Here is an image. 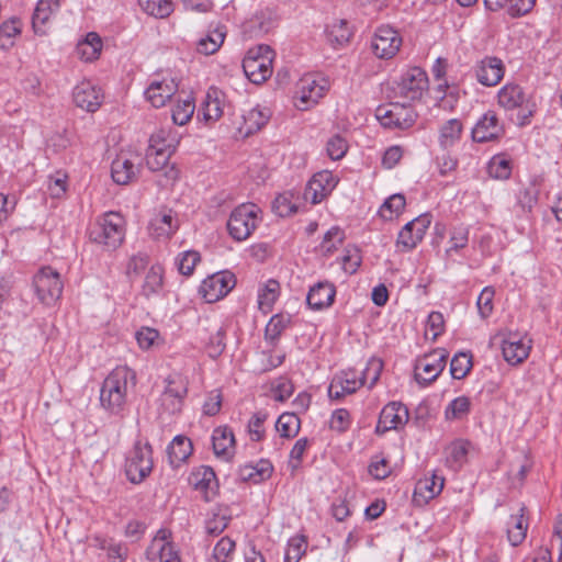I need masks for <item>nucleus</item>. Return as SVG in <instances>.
<instances>
[{
    "instance_id": "obj_1",
    "label": "nucleus",
    "mask_w": 562,
    "mask_h": 562,
    "mask_svg": "<svg viewBox=\"0 0 562 562\" xmlns=\"http://www.w3.org/2000/svg\"><path fill=\"white\" fill-rule=\"evenodd\" d=\"M497 105L505 112L517 111L516 125L525 127L531 123L537 112V104L531 94L515 82H507L496 94Z\"/></svg>"
},
{
    "instance_id": "obj_2",
    "label": "nucleus",
    "mask_w": 562,
    "mask_h": 562,
    "mask_svg": "<svg viewBox=\"0 0 562 562\" xmlns=\"http://www.w3.org/2000/svg\"><path fill=\"white\" fill-rule=\"evenodd\" d=\"M92 243L103 246L106 250H115L125 238V220L117 212H108L97 220L89 231Z\"/></svg>"
},
{
    "instance_id": "obj_3",
    "label": "nucleus",
    "mask_w": 562,
    "mask_h": 562,
    "mask_svg": "<svg viewBox=\"0 0 562 562\" xmlns=\"http://www.w3.org/2000/svg\"><path fill=\"white\" fill-rule=\"evenodd\" d=\"M262 221L261 209L254 203H241L236 206L227 221L229 236L236 241L248 239Z\"/></svg>"
},
{
    "instance_id": "obj_4",
    "label": "nucleus",
    "mask_w": 562,
    "mask_h": 562,
    "mask_svg": "<svg viewBox=\"0 0 562 562\" xmlns=\"http://www.w3.org/2000/svg\"><path fill=\"white\" fill-rule=\"evenodd\" d=\"M188 394V380L180 373L173 372L164 379V390L158 398L160 417L173 416L181 412Z\"/></svg>"
},
{
    "instance_id": "obj_5",
    "label": "nucleus",
    "mask_w": 562,
    "mask_h": 562,
    "mask_svg": "<svg viewBox=\"0 0 562 562\" xmlns=\"http://www.w3.org/2000/svg\"><path fill=\"white\" fill-rule=\"evenodd\" d=\"M329 90V81L322 75L306 74L295 86L294 104L301 111L316 105Z\"/></svg>"
},
{
    "instance_id": "obj_6",
    "label": "nucleus",
    "mask_w": 562,
    "mask_h": 562,
    "mask_svg": "<svg viewBox=\"0 0 562 562\" xmlns=\"http://www.w3.org/2000/svg\"><path fill=\"white\" fill-rule=\"evenodd\" d=\"M273 50L268 45L249 48L243 59L246 77L256 85H261L272 75Z\"/></svg>"
},
{
    "instance_id": "obj_7",
    "label": "nucleus",
    "mask_w": 562,
    "mask_h": 562,
    "mask_svg": "<svg viewBox=\"0 0 562 562\" xmlns=\"http://www.w3.org/2000/svg\"><path fill=\"white\" fill-rule=\"evenodd\" d=\"M33 289L42 304L54 306L61 296L64 283L59 272L52 267H43L33 277Z\"/></svg>"
},
{
    "instance_id": "obj_8",
    "label": "nucleus",
    "mask_w": 562,
    "mask_h": 562,
    "mask_svg": "<svg viewBox=\"0 0 562 562\" xmlns=\"http://www.w3.org/2000/svg\"><path fill=\"white\" fill-rule=\"evenodd\" d=\"M153 470V449L148 442L136 441L125 462L127 479L138 484L143 482Z\"/></svg>"
},
{
    "instance_id": "obj_9",
    "label": "nucleus",
    "mask_w": 562,
    "mask_h": 562,
    "mask_svg": "<svg viewBox=\"0 0 562 562\" xmlns=\"http://www.w3.org/2000/svg\"><path fill=\"white\" fill-rule=\"evenodd\" d=\"M375 117L385 128L406 130L414 125L417 113L409 104L392 102L379 105Z\"/></svg>"
},
{
    "instance_id": "obj_10",
    "label": "nucleus",
    "mask_w": 562,
    "mask_h": 562,
    "mask_svg": "<svg viewBox=\"0 0 562 562\" xmlns=\"http://www.w3.org/2000/svg\"><path fill=\"white\" fill-rule=\"evenodd\" d=\"M447 359L448 352L445 349H436L418 358L414 367L416 382L422 386L430 385L445 370Z\"/></svg>"
},
{
    "instance_id": "obj_11",
    "label": "nucleus",
    "mask_w": 562,
    "mask_h": 562,
    "mask_svg": "<svg viewBox=\"0 0 562 562\" xmlns=\"http://www.w3.org/2000/svg\"><path fill=\"white\" fill-rule=\"evenodd\" d=\"M143 158L136 153H120L111 165V177L117 184L124 186L137 179Z\"/></svg>"
},
{
    "instance_id": "obj_12",
    "label": "nucleus",
    "mask_w": 562,
    "mask_h": 562,
    "mask_svg": "<svg viewBox=\"0 0 562 562\" xmlns=\"http://www.w3.org/2000/svg\"><path fill=\"white\" fill-rule=\"evenodd\" d=\"M505 135L504 122L497 113L488 110L483 113L474 124L471 131L472 139L475 143H488L501 139Z\"/></svg>"
},
{
    "instance_id": "obj_13",
    "label": "nucleus",
    "mask_w": 562,
    "mask_h": 562,
    "mask_svg": "<svg viewBox=\"0 0 562 562\" xmlns=\"http://www.w3.org/2000/svg\"><path fill=\"white\" fill-rule=\"evenodd\" d=\"M400 33L390 25L379 26L371 40V49L373 54L381 59L393 58L402 46Z\"/></svg>"
},
{
    "instance_id": "obj_14",
    "label": "nucleus",
    "mask_w": 562,
    "mask_h": 562,
    "mask_svg": "<svg viewBox=\"0 0 562 562\" xmlns=\"http://www.w3.org/2000/svg\"><path fill=\"white\" fill-rule=\"evenodd\" d=\"M430 224L431 215L429 213H424L406 223L398 233L396 247L401 251L414 249L423 240Z\"/></svg>"
},
{
    "instance_id": "obj_15",
    "label": "nucleus",
    "mask_w": 562,
    "mask_h": 562,
    "mask_svg": "<svg viewBox=\"0 0 562 562\" xmlns=\"http://www.w3.org/2000/svg\"><path fill=\"white\" fill-rule=\"evenodd\" d=\"M427 88V74L419 67H413L402 75L396 91L406 101H416L423 97Z\"/></svg>"
},
{
    "instance_id": "obj_16",
    "label": "nucleus",
    "mask_w": 562,
    "mask_h": 562,
    "mask_svg": "<svg viewBox=\"0 0 562 562\" xmlns=\"http://www.w3.org/2000/svg\"><path fill=\"white\" fill-rule=\"evenodd\" d=\"M234 285V274L222 271L204 279L199 288V293L206 302L213 303L227 295Z\"/></svg>"
},
{
    "instance_id": "obj_17",
    "label": "nucleus",
    "mask_w": 562,
    "mask_h": 562,
    "mask_svg": "<svg viewBox=\"0 0 562 562\" xmlns=\"http://www.w3.org/2000/svg\"><path fill=\"white\" fill-rule=\"evenodd\" d=\"M472 72L480 85L495 87L505 76V66L501 58L485 56L474 64Z\"/></svg>"
},
{
    "instance_id": "obj_18",
    "label": "nucleus",
    "mask_w": 562,
    "mask_h": 562,
    "mask_svg": "<svg viewBox=\"0 0 562 562\" xmlns=\"http://www.w3.org/2000/svg\"><path fill=\"white\" fill-rule=\"evenodd\" d=\"M338 178L328 170L316 172L307 182L304 199L313 204L321 203L326 199L338 184Z\"/></svg>"
},
{
    "instance_id": "obj_19",
    "label": "nucleus",
    "mask_w": 562,
    "mask_h": 562,
    "mask_svg": "<svg viewBox=\"0 0 562 562\" xmlns=\"http://www.w3.org/2000/svg\"><path fill=\"white\" fill-rule=\"evenodd\" d=\"M137 378L134 370L126 366L114 368L104 379L101 390L127 397L128 392L136 386Z\"/></svg>"
},
{
    "instance_id": "obj_20",
    "label": "nucleus",
    "mask_w": 562,
    "mask_h": 562,
    "mask_svg": "<svg viewBox=\"0 0 562 562\" xmlns=\"http://www.w3.org/2000/svg\"><path fill=\"white\" fill-rule=\"evenodd\" d=\"M531 350V339L518 333H508L502 339V352L505 361L510 366L524 362Z\"/></svg>"
},
{
    "instance_id": "obj_21",
    "label": "nucleus",
    "mask_w": 562,
    "mask_h": 562,
    "mask_svg": "<svg viewBox=\"0 0 562 562\" xmlns=\"http://www.w3.org/2000/svg\"><path fill=\"white\" fill-rule=\"evenodd\" d=\"M361 386H363V378L360 376V372L352 369L341 371L333 378L328 386V396L331 400H340Z\"/></svg>"
},
{
    "instance_id": "obj_22",
    "label": "nucleus",
    "mask_w": 562,
    "mask_h": 562,
    "mask_svg": "<svg viewBox=\"0 0 562 562\" xmlns=\"http://www.w3.org/2000/svg\"><path fill=\"white\" fill-rule=\"evenodd\" d=\"M409 413L407 407L400 402H390L386 404L379 416L375 427L376 434H384L392 429L405 425L408 422Z\"/></svg>"
},
{
    "instance_id": "obj_23",
    "label": "nucleus",
    "mask_w": 562,
    "mask_h": 562,
    "mask_svg": "<svg viewBox=\"0 0 562 562\" xmlns=\"http://www.w3.org/2000/svg\"><path fill=\"white\" fill-rule=\"evenodd\" d=\"M178 91V83L171 77L154 79L145 90V98L154 108H162Z\"/></svg>"
},
{
    "instance_id": "obj_24",
    "label": "nucleus",
    "mask_w": 562,
    "mask_h": 562,
    "mask_svg": "<svg viewBox=\"0 0 562 562\" xmlns=\"http://www.w3.org/2000/svg\"><path fill=\"white\" fill-rule=\"evenodd\" d=\"M179 228V221L172 210L162 209L149 221V234L156 239H168Z\"/></svg>"
},
{
    "instance_id": "obj_25",
    "label": "nucleus",
    "mask_w": 562,
    "mask_h": 562,
    "mask_svg": "<svg viewBox=\"0 0 562 562\" xmlns=\"http://www.w3.org/2000/svg\"><path fill=\"white\" fill-rule=\"evenodd\" d=\"M102 99L100 88L90 81H82L72 90L74 103L87 112H95L100 108Z\"/></svg>"
},
{
    "instance_id": "obj_26",
    "label": "nucleus",
    "mask_w": 562,
    "mask_h": 562,
    "mask_svg": "<svg viewBox=\"0 0 562 562\" xmlns=\"http://www.w3.org/2000/svg\"><path fill=\"white\" fill-rule=\"evenodd\" d=\"M445 485V479L435 472L426 474L419 479L415 485L413 499L415 503L423 505L440 494Z\"/></svg>"
},
{
    "instance_id": "obj_27",
    "label": "nucleus",
    "mask_w": 562,
    "mask_h": 562,
    "mask_svg": "<svg viewBox=\"0 0 562 562\" xmlns=\"http://www.w3.org/2000/svg\"><path fill=\"white\" fill-rule=\"evenodd\" d=\"M59 0H38L32 15V26L37 35L47 33L50 19L59 11Z\"/></svg>"
},
{
    "instance_id": "obj_28",
    "label": "nucleus",
    "mask_w": 562,
    "mask_h": 562,
    "mask_svg": "<svg viewBox=\"0 0 562 562\" xmlns=\"http://www.w3.org/2000/svg\"><path fill=\"white\" fill-rule=\"evenodd\" d=\"M336 289L328 281H321L313 285L306 296V303L314 311L329 307L335 300Z\"/></svg>"
},
{
    "instance_id": "obj_29",
    "label": "nucleus",
    "mask_w": 562,
    "mask_h": 562,
    "mask_svg": "<svg viewBox=\"0 0 562 562\" xmlns=\"http://www.w3.org/2000/svg\"><path fill=\"white\" fill-rule=\"evenodd\" d=\"M212 446L217 458L228 461L233 457L235 448L233 430L227 426L216 427L212 434Z\"/></svg>"
},
{
    "instance_id": "obj_30",
    "label": "nucleus",
    "mask_w": 562,
    "mask_h": 562,
    "mask_svg": "<svg viewBox=\"0 0 562 562\" xmlns=\"http://www.w3.org/2000/svg\"><path fill=\"white\" fill-rule=\"evenodd\" d=\"M193 446L191 440L183 436H176L167 447V454L169 463L172 468L177 469L184 463L192 454Z\"/></svg>"
},
{
    "instance_id": "obj_31",
    "label": "nucleus",
    "mask_w": 562,
    "mask_h": 562,
    "mask_svg": "<svg viewBox=\"0 0 562 562\" xmlns=\"http://www.w3.org/2000/svg\"><path fill=\"white\" fill-rule=\"evenodd\" d=\"M526 507H519L517 514L510 515L507 521V539L513 547H517L526 539L528 521L525 518Z\"/></svg>"
},
{
    "instance_id": "obj_32",
    "label": "nucleus",
    "mask_w": 562,
    "mask_h": 562,
    "mask_svg": "<svg viewBox=\"0 0 562 562\" xmlns=\"http://www.w3.org/2000/svg\"><path fill=\"white\" fill-rule=\"evenodd\" d=\"M273 471L272 463L269 460L261 459L256 464H245L239 468V476L243 481L260 483L268 480Z\"/></svg>"
},
{
    "instance_id": "obj_33",
    "label": "nucleus",
    "mask_w": 562,
    "mask_h": 562,
    "mask_svg": "<svg viewBox=\"0 0 562 562\" xmlns=\"http://www.w3.org/2000/svg\"><path fill=\"white\" fill-rule=\"evenodd\" d=\"M180 136L171 128H159L149 138V147L173 154L179 145Z\"/></svg>"
},
{
    "instance_id": "obj_34",
    "label": "nucleus",
    "mask_w": 562,
    "mask_h": 562,
    "mask_svg": "<svg viewBox=\"0 0 562 562\" xmlns=\"http://www.w3.org/2000/svg\"><path fill=\"white\" fill-rule=\"evenodd\" d=\"M223 93L215 88L209 89L201 111L205 121H217L223 115Z\"/></svg>"
},
{
    "instance_id": "obj_35",
    "label": "nucleus",
    "mask_w": 562,
    "mask_h": 562,
    "mask_svg": "<svg viewBox=\"0 0 562 562\" xmlns=\"http://www.w3.org/2000/svg\"><path fill=\"white\" fill-rule=\"evenodd\" d=\"M291 318L289 315H273L265 328V340L271 347H277L283 331L289 327Z\"/></svg>"
},
{
    "instance_id": "obj_36",
    "label": "nucleus",
    "mask_w": 562,
    "mask_h": 562,
    "mask_svg": "<svg viewBox=\"0 0 562 562\" xmlns=\"http://www.w3.org/2000/svg\"><path fill=\"white\" fill-rule=\"evenodd\" d=\"M216 482L214 470L207 465H201L192 470L189 475L190 485L196 490L206 493L212 490Z\"/></svg>"
},
{
    "instance_id": "obj_37",
    "label": "nucleus",
    "mask_w": 562,
    "mask_h": 562,
    "mask_svg": "<svg viewBox=\"0 0 562 562\" xmlns=\"http://www.w3.org/2000/svg\"><path fill=\"white\" fill-rule=\"evenodd\" d=\"M100 404L109 415L123 418L127 409V397L100 391Z\"/></svg>"
},
{
    "instance_id": "obj_38",
    "label": "nucleus",
    "mask_w": 562,
    "mask_h": 562,
    "mask_svg": "<svg viewBox=\"0 0 562 562\" xmlns=\"http://www.w3.org/2000/svg\"><path fill=\"white\" fill-rule=\"evenodd\" d=\"M463 125L459 119H450L439 130V144L442 148L452 147L461 138Z\"/></svg>"
},
{
    "instance_id": "obj_39",
    "label": "nucleus",
    "mask_w": 562,
    "mask_h": 562,
    "mask_svg": "<svg viewBox=\"0 0 562 562\" xmlns=\"http://www.w3.org/2000/svg\"><path fill=\"white\" fill-rule=\"evenodd\" d=\"M469 442L457 440L452 442L446 450V464L452 471H459L467 461Z\"/></svg>"
},
{
    "instance_id": "obj_40",
    "label": "nucleus",
    "mask_w": 562,
    "mask_h": 562,
    "mask_svg": "<svg viewBox=\"0 0 562 562\" xmlns=\"http://www.w3.org/2000/svg\"><path fill=\"white\" fill-rule=\"evenodd\" d=\"M226 32L224 27H216L209 31V33L201 37L196 43V50L204 55H212L216 53L225 40Z\"/></svg>"
},
{
    "instance_id": "obj_41",
    "label": "nucleus",
    "mask_w": 562,
    "mask_h": 562,
    "mask_svg": "<svg viewBox=\"0 0 562 562\" xmlns=\"http://www.w3.org/2000/svg\"><path fill=\"white\" fill-rule=\"evenodd\" d=\"M471 412V401L468 396L461 395L452 401L445 408V418L448 422L461 420Z\"/></svg>"
},
{
    "instance_id": "obj_42",
    "label": "nucleus",
    "mask_w": 562,
    "mask_h": 562,
    "mask_svg": "<svg viewBox=\"0 0 562 562\" xmlns=\"http://www.w3.org/2000/svg\"><path fill=\"white\" fill-rule=\"evenodd\" d=\"M162 267L159 265L151 266L146 273L145 281L142 286V293L146 297L156 295L162 289Z\"/></svg>"
},
{
    "instance_id": "obj_43",
    "label": "nucleus",
    "mask_w": 562,
    "mask_h": 562,
    "mask_svg": "<svg viewBox=\"0 0 562 562\" xmlns=\"http://www.w3.org/2000/svg\"><path fill=\"white\" fill-rule=\"evenodd\" d=\"M328 42L334 47H340L349 42L351 37V31L348 27V23L345 20L333 22L327 26L326 30Z\"/></svg>"
},
{
    "instance_id": "obj_44",
    "label": "nucleus",
    "mask_w": 562,
    "mask_h": 562,
    "mask_svg": "<svg viewBox=\"0 0 562 562\" xmlns=\"http://www.w3.org/2000/svg\"><path fill=\"white\" fill-rule=\"evenodd\" d=\"M102 49V41L100 36L94 33H88L86 40L78 44L77 52L82 59L90 61L98 58Z\"/></svg>"
},
{
    "instance_id": "obj_45",
    "label": "nucleus",
    "mask_w": 562,
    "mask_h": 562,
    "mask_svg": "<svg viewBox=\"0 0 562 562\" xmlns=\"http://www.w3.org/2000/svg\"><path fill=\"white\" fill-rule=\"evenodd\" d=\"M138 4L145 13L158 19L167 18L173 11L171 0H138Z\"/></svg>"
},
{
    "instance_id": "obj_46",
    "label": "nucleus",
    "mask_w": 562,
    "mask_h": 562,
    "mask_svg": "<svg viewBox=\"0 0 562 562\" xmlns=\"http://www.w3.org/2000/svg\"><path fill=\"white\" fill-rule=\"evenodd\" d=\"M300 418L294 413H283L276 422V429L283 438H293L300 430Z\"/></svg>"
},
{
    "instance_id": "obj_47",
    "label": "nucleus",
    "mask_w": 562,
    "mask_h": 562,
    "mask_svg": "<svg viewBox=\"0 0 562 562\" xmlns=\"http://www.w3.org/2000/svg\"><path fill=\"white\" fill-rule=\"evenodd\" d=\"M471 352L460 351L453 356L450 362V373L456 380H461L468 375L472 369Z\"/></svg>"
},
{
    "instance_id": "obj_48",
    "label": "nucleus",
    "mask_w": 562,
    "mask_h": 562,
    "mask_svg": "<svg viewBox=\"0 0 562 562\" xmlns=\"http://www.w3.org/2000/svg\"><path fill=\"white\" fill-rule=\"evenodd\" d=\"M488 175L498 180H506L512 175V161L505 155H495L487 166Z\"/></svg>"
},
{
    "instance_id": "obj_49",
    "label": "nucleus",
    "mask_w": 562,
    "mask_h": 562,
    "mask_svg": "<svg viewBox=\"0 0 562 562\" xmlns=\"http://www.w3.org/2000/svg\"><path fill=\"white\" fill-rule=\"evenodd\" d=\"M406 204L405 196L396 193L387 198L379 209V214L386 221L393 220L400 215Z\"/></svg>"
},
{
    "instance_id": "obj_50",
    "label": "nucleus",
    "mask_w": 562,
    "mask_h": 562,
    "mask_svg": "<svg viewBox=\"0 0 562 562\" xmlns=\"http://www.w3.org/2000/svg\"><path fill=\"white\" fill-rule=\"evenodd\" d=\"M293 199L294 194L291 191L279 194L272 202L273 212L281 217L295 213L297 211V204Z\"/></svg>"
},
{
    "instance_id": "obj_51",
    "label": "nucleus",
    "mask_w": 562,
    "mask_h": 562,
    "mask_svg": "<svg viewBox=\"0 0 562 562\" xmlns=\"http://www.w3.org/2000/svg\"><path fill=\"white\" fill-rule=\"evenodd\" d=\"M22 23L19 19L12 18L0 25V46L9 48L13 46V38L21 33Z\"/></svg>"
},
{
    "instance_id": "obj_52",
    "label": "nucleus",
    "mask_w": 562,
    "mask_h": 562,
    "mask_svg": "<svg viewBox=\"0 0 562 562\" xmlns=\"http://www.w3.org/2000/svg\"><path fill=\"white\" fill-rule=\"evenodd\" d=\"M306 548L307 541L304 536L290 538L284 553V562H299L305 554Z\"/></svg>"
},
{
    "instance_id": "obj_53",
    "label": "nucleus",
    "mask_w": 562,
    "mask_h": 562,
    "mask_svg": "<svg viewBox=\"0 0 562 562\" xmlns=\"http://www.w3.org/2000/svg\"><path fill=\"white\" fill-rule=\"evenodd\" d=\"M225 335L226 330L223 326L216 328V330L210 335L205 344V349L211 358L216 359L224 352L226 347Z\"/></svg>"
},
{
    "instance_id": "obj_54",
    "label": "nucleus",
    "mask_w": 562,
    "mask_h": 562,
    "mask_svg": "<svg viewBox=\"0 0 562 562\" xmlns=\"http://www.w3.org/2000/svg\"><path fill=\"white\" fill-rule=\"evenodd\" d=\"M195 105L192 100L186 99L183 101H179L173 108H172V121L177 125H184L187 124L193 113H194Z\"/></svg>"
},
{
    "instance_id": "obj_55",
    "label": "nucleus",
    "mask_w": 562,
    "mask_h": 562,
    "mask_svg": "<svg viewBox=\"0 0 562 562\" xmlns=\"http://www.w3.org/2000/svg\"><path fill=\"white\" fill-rule=\"evenodd\" d=\"M361 262L362 256L359 248L355 246H348L345 248L344 255L341 257V266L346 273H356Z\"/></svg>"
},
{
    "instance_id": "obj_56",
    "label": "nucleus",
    "mask_w": 562,
    "mask_h": 562,
    "mask_svg": "<svg viewBox=\"0 0 562 562\" xmlns=\"http://www.w3.org/2000/svg\"><path fill=\"white\" fill-rule=\"evenodd\" d=\"M171 153L160 151L148 147L146 153V165L151 171H160L166 168L169 164Z\"/></svg>"
},
{
    "instance_id": "obj_57",
    "label": "nucleus",
    "mask_w": 562,
    "mask_h": 562,
    "mask_svg": "<svg viewBox=\"0 0 562 562\" xmlns=\"http://www.w3.org/2000/svg\"><path fill=\"white\" fill-rule=\"evenodd\" d=\"M200 259L201 257L198 251L187 250L179 254L176 259V265L178 266V270L181 274L191 276Z\"/></svg>"
},
{
    "instance_id": "obj_58",
    "label": "nucleus",
    "mask_w": 562,
    "mask_h": 562,
    "mask_svg": "<svg viewBox=\"0 0 562 562\" xmlns=\"http://www.w3.org/2000/svg\"><path fill=\"white\" fill-rule=\"evenodd\" d=\"M382 368L383 363L381 360L370 359L367 367L360 372V376L363 378V385L367 384L369 389H372L380 379Z\"/></svg>"
},
{
    "instance_id": "obj_59",
    "label": "nucleus",
    "mask_w": 562,
    "mask_h": 562,
    "mask_svg": "<svg viewBox=\"0 0 562 562\" xmlns=\"http://www.w3.org/2000/svg\"><path fill=\"white\" fill-rule=\"evenodd\" d=\"M147 265H148V256L146 254L138 252L136 255H133L127 260V263L125 267L126 277L131 281H133L146 269Z\"/></svg>"
},
{
    "instance_id": "obj_60",
    "label": "nucleus",
    "mask_w": 562,
    "mask_h": 562,
    "mask_svg": "<svg viewBox=\"0 0 562 562\" xmlns=\"http://www.w3.org/2000/svg\"><path fill=\"white\" fill-rule=\"evenodd\" d=\"M268 415L265 412H256L249 419L247 428L252 441H261L265 438V422Z\"/></svg>"
},
{
    "instance_id": "obj_61",
    "label": "nucleus",
    "mask_w": 562,
    "mask_h": 562,
    "mask_svg": "<svg viewBox=\"0 0 562 562\" xmlns=\"http://www.w3.org/2000/svg\"><path fill=\"white\" fill-rule=\"evenodd\" d=\"M347 150L348 143L342 136L336 134L327 140L326 151L331 160L342 159L347 154Z\"/></svg>"
},
{
    "instance_id": "obj_62",
    "label": "nucleus",
    "mask_w": 562,
    "mask_h": 562,
    "mask_svg": "<svg viewBox=\"0 0 562 562\" xmlns=\"http://www.w3.org/2000/svg\"><path fill=\"white\" fill-rule=\"evenodd\" d=\"M344 238V232L339 227L334 226L324 235L321 247L324 252L331 254L339 245L342 244Z\"/></svg>"
},
{
    "instance_id": "obj_63",
    "label": "nucleus",
    "mask_w": 562,
    "mask_h": 562,
    "mask_svg": "<svg viewBox=\"0 0 562 562\" xmlns=\"http://www.w3.org/2000/svg\"><path fill=\"white\" fill-rule=\"evenodd\" d=\"M234 550L235 542L228 537H223L213 549V558L216 562H229Z\"/></svg>"
},
{
    "instance_id": "obj_64",
    "label": "nucleus",
    "mask_w": 562,
    "mask_h": 562,
    "mask_svg": "<svg viewBox=\"0 0 562 562\" xmlns=\"http://www.w3.org/2000/svg\"><path fill=\"white\" fill-rule=\"evenodd\" d=\"M154 547H157L159 562H181L179 551L172 542L157 540Z\"/></svg>"
}]
</instances>
